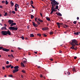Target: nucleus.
<instances>
[{
    "label": "nucleus",
    "instance_id": "nucleus-1",
    "mask_svg": "<svg viewBox=\"0 0 80 80\" xmlns=\"http://www.w3.org/2000/svg\"><path fill=\"white\" fill-rule=\"evenodd\" d=\"M16 23L12 22V23L10 25V26L9 28V29H10V30H18V27H12L14 25H16Z\"/></svg>",
    "mask_w": 80,
    "mask_h": 80
},
{
    "label": "nucleus",
    "instance_id": "nucleus-2",
    "mask_svg": "<svg viewBox=\"0 0 80 80\" xmlns=\"http://www.w3.org/2000/svg\"><path fill=\"white\" fill-rule=\"evenodd\" d=\"M71 42V44L72 46H78V41L77 40L74 39L72 40Z\"/></svg>",
    "mask_w": 80,
    "mask_h": 80
},
{
    "label": "nucleus",
    "instance_id": "nucleus-3",
    "mask_svg": "<svg viewBox=\"0 0 80 80\" xmlns=\"http://www.w3.org/2000/svg\"><path fill=\"white\" fill-rule=\"evenodd\" d=\"M56 3L57 4H55L52 2H51V4L52 5V8H51V10L54 9V6H55L56 5H58L59 4V3H58V2H57Z\"/></svg>",
    "mask_w": 80,
    "mask_h": 80
},
{
    "label": "nucleus",
    "instance_id": "nucleus-4",
    "mask_svg": "<svg viewBox=\"0 0 80 80\" xmlns=\"http://www.w3.org/2000/svg\"><path fill=\"white\" fill-rule=\"evenodd\" d=\"M1 33L2 35H7V31H2Z\"/></svg>",
    "mask_w": 80,
    "mask_h": 80
},
{
    "label": "nucleus",
    "instance_id": "nucleus-5",
    "mask_svg": "<svg viewBox=\"0 0 80 80\" xmlns=\"http://www.w3.org/2000/svg\"><path fill=\"white\" fill-rule=\"evenodd\" d=\"M8 22L9 23V25H11L12 23L14 22L12 20L10 19L8 21Z\"/></svg>",
    "mask_w": 80,
    "mask_h": 80
},
{
    "label": "nucleus",
    "instance_id": "nucleus-6",
    "mask_svg": "<svg viewBox=\"0 0 80 80\" xmlns=\"http://www.w3.org/2000/svg\"><path fill=\"white\" fill-rule=\"evenodd\" d=\"M42 30L44 31H46L48 30V28L47 27H45L43 28L42 29Z\"/></svg>",
    "mask_w": 80,
    "mask_h": 80
},
{
    "label": "nucleus",
    "instance_id": "nucleus-7",
    "mask_svg": "<svg viewBox=\"0 0 80 80\" xmlns=\"http://www.w3.org/2000/svg\"><path fill=\"white\" fill-rule=\"evenodd\" d=\"M32 25H33L34 27H38V24H36L35 23V22H32Z\"/></svg>",
    "mask_w": 80,
    "mask_h": 80
},
{
    "label": "nucleus",
    "instance_id": "nucleus-8",
    "mask_svg": "<svg viewBox=\"0 0 80 80\" xmlns=\"http://www.w3.org/2000/svg\"><path fill=\"white\" fill-rule=\"evenodd\" d=\"M7 34H8L9 35H11V32H10V31L9 30H8V31H6V35H7Z\"/></svg>",
    "mask_w": 80,
    "mask_h": 80
},
{
    "label": "nucleus",
    "instance_id": "nucleus-9",
    "mask_svg": "<svg viewBox=\"0 0 80 80\" xmlns=\"http://www.w3.org/2000/svg\"><path fill=\"white\" fill-rule=\"evenodd\" d=\"M19 69H15L14 70H13L12 71V72L13 73H16V72H17L18 71H19Z\"/></svg>",
    "mask_w": 80,
    "mask_h": 80
},
{
    "label": "nucleus",
    "instance_id": "nucleus-10",
    "mask_svg": "<svg viewBox=\"0 0 80 80\" xmlns=\"http://www.w3.org/2000/svg\"><path fill=\"white\" fill-rule=\"evenodd\" d=\"M50 0L52 2H53L55 4H57V2H58L56 1L55 0Z\"/></svg>",
    "mask_w": 80,
    "mask_h": 80
},
{
    "label": "nucleus",
    "instance_id": "nucleus-11",
    "mask_svg": "<svg viewBox=\"0 0 80 80\" xmlns=\"http://www.w3.org/2000/svg\"><path fill=\"white\" fill-rule=\"evenodd\" d=\"M2 51H5L6 52H8L9 51V49H6L5 48H3L2 49Z\"/></svg>",
    "mask_w": 80,
    "mask_h": 80
},
{
    "label": "nucleus",
    "instance_id": "nucleus-12",
    "mask_svg": "<svg viewBox=\"0 0 80 80\" xmlns=\"http://www.w3.org/2000/svg\"><path fill=\"white\" fill-rule=\"evenodd\" d=\"M65 74H67V75L68 76V75H69L71 74V73L70 72H65Z\"/></svg>",
    "mask_w": 80,
    "mask_h": 80
},
{
    "label": "nucleus",
    "instance_id": "nucleus-13",
    "mask_svg": "<svg viewBox=\"0 0 80 80\" xmlns=\"http://www.w3.org/2000/svg\"><path fill=\"white\" fill-rule=\"evenodd\" d=\"M55 9H51V12L50 14H52L54 12H55Z\"/></svg>",
    "mask_w": 80,
    "mask_h": 80
},
{
    "label": "nucleus",
    "instance_id": "nucleus-14",
    "mask_svg": "<svg viewBox=\"0 0 80 80\" xmlns=\"http://www.w3.org/2000/svg\"><path fill=\"white\" fill-rule=\"evenodd\" d=\"M1 30H7V28L6 27H2L1 28Z\"/></svg>",
    "mask_w": 80,
    "mask_h": 80
},
{
    "label": "nucleus",
    "instance_id": "nucleus-15",
    "mask_svg": "<svg viewBox=\"0 0 80 80\" xmlns=\"http://www.w3.org/2000/svg\"><path fill=\"white\" fill-rule=\"evenodd\" d=\"M21 66L23 68L25 67V65L23 63V62H21Z\"/></svg>",
    "mask_w": 80,
    "mask_h": 80
},
{
    "label": "nucleus",
    "instance_id": "nucleus-16",
    "mask_svg": "<svg viewBox=\"0 0 80 80\" xmlns=\"http://www.w3.org/2000/svg\"><path fill=\"white\" fill-rule=\"evenodd\" d=\"M56 14L57 15H58L60 16H62V15L60 13V12H59L58 13H56Z\"/></svg>",
    "mask_w": 80,
    "mask_h": 80
},
{
    "label": "nucleus",
    "instance_id": "nucleus-17",
    "mask_svg": "<svg viewBox=\"0 0 80 80\" xmlns=\"http://www.w3.org/2000/svg\"><path fill=\"white\" fill-rule=\"evenodd\" d=\"M56 24L58 26V28H60V25H59V22H57Z\"/></svg>",
    "mask_w": 80,
    "mask_h": 80
},
{
    "label": "nucleus",
    "instance_id": "nucleus-18",
    "mask_svg": "<svg viewBox=\"0 0 80 80\" xmlns=\"http://www.w3.org/2000/svg\"><path fill=\"white\" fill-rule=\"evenodd\" d=\"M34 35L33 34H30V37L32 38L34 37Z\"/></svg>",
    "mask_w": 80,
    "mask_h": 80
},
{
    "label": "nucleus",
    "instance_id": "nucleus-19",
    "mask_svg": "<svg viewBox=\"0 0 80 80\" xmlns=\"http://www.w3.org/2000/svg\"><path fill=\"white\" fill-rule=\"evenodd\" d=\"M11 66H12V65H11H11H8V66H6V68H9L11 67Z\"/></svg>",
    "mask_w": 80,
    "mask_h": 80
},
{
    "label": "nucleus",
    "instance_id": "nucleus-20",
    "mask_svg": "<svg viewBox=\"0 0 80 80\" xmlns=\"http://www.w3.org/2000/svg\"><path fill=\"white\" fill-rule=\"evenodd\" d=\"M38 20L39 21H40V22H43V21H42V20L40 19V18H38Z\"/></svg>",
    "mask_w": 80,
    "mask_h": 80
},
{
    "label": "nucleus",
    "instance_id": "nucleus-21",
    "mask_svg": "<svg viewBox=\"0 0 80 80\" xmlns=\"http://www.w3.org/2000/svg\"><path fill=\"white\" fill-rule=\"evenodd\" d=\"M46 19L48 21H51V19L50 18H48V17H46Z\"/></svg>",
    "mask_w": 80,
    "mask_h": 80
},
{
    "label": "nucleus",
    "instance_id": "nucleus-22",
    "mask_svg": "<svg viewBox=\"0 0 80 80\" xmlns=\"http://www.w3.org/2000/svg\"><path fill=\"white\" fill-rule=\"evenodd\" d=\"M14 69H18V68H19V67L18 66H15L14 67Z\"/></svg>",
    "mask_w": 80,
    "mask_h": 80
},
{
    "label": "nucleus",
    "instance_id": "nucleus-23",
    "mask_svg": "<svg viewBox=\"0 0 80 80\" xmlns=\"http://www.w3.org/2000/svg\"><path fill=\"white\" fill-rule=\"evenodd\" d=\"M74 35H79L78 32H74Z\"/></svg>",
    "mask_w": 80,
    "mask_h": 80
},
{
    "label": "nucleus",
    "instance_id": "nucleus-24",
    "mask_svg": "<svg viewBox=\"0 0 80 80\" xmlns=\"http://www.w3.org/2000/svg\"><path fill=\"white\" fill-rule=\"evenodd\" d=\"M72 70L74 72H76L77 71H76V70L75 69V68H73L72 69Z\"/></svg>",
    "mask_w": 80,
    "mask_h": 80
},
{
    "label": "nucleus",
    "instance_id": "nucleus-25",
    "mask_svg": "<svg viewBox=\"0 0 80 80\" xmlns=\"http://www.w3.org/2000/svg\"><path fill=\"white\" fill-rule=\"evenodd\" d=\"M11 4L12 7H13V6L14 5V3L13 2H12V1L11 2Z\"/></svg>",
    "mask_w": 80,
    "mask_h": 80
},
{
    "label": "nucleus",
    "instance_id": "nucleus-26",
    "mask_svg": "<svg viewBox=\"0 0 80 80\" xmlns=\"http://www.w3.org/2000/svg\"><path fill=\"white\" fill-rule=\"evenodd\" d=\"M74 46H72V47H70V48L71 49H73V50H74Z\"/></svg>",
    "mask_w": 80,
    "mask_h": 80
},
{
    "label": "nucleus",
    "instance_id": "nucleus-27",
    "mask_svg": "<svg viewBox=\"0 0 80 80\" xmlns=\"http://www.w3.org/2000/svg\"><path fill=\"white\" fill-rule=\"evenodd\" d=\"M18 7V4H16L15 5V8H17Z\"/></svg>",
    "mask_w": 80,
    "mask_h": 80
},
{
    "label": "nucleus",
    "instance_id": "nucleus-28",
    "mask_svg": "<svg viewBox=\"0 0 80 80\" xmlns=\"http://www.w3.org/2000/svg\"><path fill=\"white\" fill-rule=\"evenodd\" d=\"M8 77L10 78H13V75H8Z\"/></svg>",
    "mask_w": 80,
    "mask_h": 80
},
{
    "label": "nucleus",
    "instance_id": "nucleus-29",
    "mask_svg": "<svg viewBox=\"0 0 80 80\" xmlns=\"http://www.w3.org/2000/svg\"><path fill=\"white\" fill-rule=\"evenodd\" d=\"M34 18V16L33 15H31V19H32V18Z\"/></svg>",
    "mask_w": 80,
    "mask_h": 80
},
{
    "label": "nucleus",
    "instance_id": "nucleus-30",
    "mask_svg": "<svg viewBox=\"0 0 80 80\" xmlns=\"http://www.w3.org/2000/svg\"><path fill=\"white\" fill-rule=\"evenodd\" d=\"M21 38L22 39V40H24L25 38H24V37H23V36H22V37H21Z\"/></svg>",
    "mask_w": 80,
    "mask_h": 80
},
{
    "label": "nucleus",
    "instance_id": "nucleus-31",
    "mask_svg": "<svg viewBox=\"0 0 80 80\" xmlns=\"http://www.w3.org/2000/svg\"><path fill=\"white\" fill-rule=\"evenodd\" d=\"M59 25L60 26V25H64V24H63V23H59Z\"/></svg>",
    "mask_w": 80,
    "mask_h": 80
},
{
    "label": "nucleus",
    "instance_id": "nucleus-32",
    "mask_svg": "<svg viewBox=\"0 0 80 80\" xmlns=\"http://www.w3.org/2000/svg\"><path fill=\"white\" fill-rule=\"evenodd\" d=\"M42 35L44 36V37H46L47 36V35L45 34H42Z\"/></svg>",
    "mask_w": 80,
    "mask_h": 80
},
{
    "label": "nucleus",
    "instance_id": "nucleus-33",
    "mask_svg": "<svg viewBox=\"0 0 80 80\" xmlns=\"http://www.w3.org/2000/svg\"><path fill=\"white\" fill-rule=\"evenodd\" d=\"M57 6H56V9H58V5H56Z\"/></svg>",
    "mask_w": 80,
    "mask_h": 80
},
{
    "label": "nucleus",
    "instance_id": "nucleus-34",
    "mask_svg": "<svg viewBox=\"0 0 80 80\" xmlns=\"http://www.w3.org/2000/svg\"><path fill=\"white\" fill-rule=\"evenodd\" d=\"M8 4V2L7 0H6V5H7Z\"/></svg>",
    "mask_w": 80,
    "mask_h": 80
},
{
    "label": "nucleus",
    "instance_id": "nucleus-35",
    "mask_svg": "<svg viewBox=\"0 0 80 80\" xmlns=\"http://www.w3.org/2000/svg\"><path fill=\"white\" fill-rule=\"evenodd\" d=\"M53 34V32H50V35H52Z\"/></svg>",
    "mask_w": 80,
    "mask_h": 80
},
{
    "label": "nucleus",
    "instance_id": "nucleus-36",
    "mask_svg": "<svg viewBox=\"0 0 80 80\" xmlns=\"http://www.w3.org/2000/svg\"><path fill=\"white\" fill-rule=\"evenodd\" d=\"M23 63L24 64H26L27 63V61H23Z\"/></svg>",
    "mask_w": 80,
    "mask_h": 80
},
{
    "label": "nucleus",
    "instance_id": "nucleus-37",
    "mask_svg": "<svg viewBox=\"0 0 80 80\" xmlns=\"http://www.w3.org/2000/svg\"><path fill=\"white\" fill-rule=\"evenodd\" d=\"M22 72L24 73H25L26 72L25 71H24V70H22Z\"/></svg>",
    "mask_w": 80,
    "mask_h": 80
},
{
    "label": "nucleus",
    "instance_id": "nucleus-38",
    "mask_svg": "<svg viewBox=\"0 0 80 80\" xmlns=\"http://www.w3.org/2000/svg\"><path fill=\"white\" fill-rule=\"evenodd\" d=\"M37 35H38V36H40V37L41 36V34H37Z\"/></svg>",
    "mask_w": 80,
    "mask_h": 80
},
{
    "label": "nucleus",
    "instance_id": "nucleus-39",
    "mask_svg": "<svg viewBox=\"0 0 80 80\" xmlns=\"http://www.w3.org/2000/svg\"><path fill=\"white\" fill-rule=\"evenodd\" d=\"M77 21H74L73 22V23H74V24H76L77 23Z\"/></svg>",
    "mask_w": 80,
    "mask_h": 80
},
{
    "label": "nucleus",
    "instance_id": "nucleus-40",
    "mask_svg": "<svg viewBox=\"0 0 80 80\" xmlns=\"http://www.w3.org/2000/svg\"><path fill=\"white\" fill-rule=\"evenodd\" d=\"M12 13L13 14H15L16 13V12L15 11H12Z\"/></svg>",
    "mask_w": 80,
    "mask_h": 80
},
{
    "label": "nucleus",
    "instance_id": "nucleus-41",
    "mask_svg": "<svg viewBox=\"0 0 80 80\" xmlns=\"http://www.w3.org/2000/svg\"><path fill=\"white\" fill-rule=\"evenodd\" d=\"M14 10L15 11H18L17 8H15Z\"/></svg>",
    "mask_w": 80,
    "mask_h": 80
},
{
    "label": "nucleus",
    "instance_id": "nucleus-42",
    "mask_svg": "<svg viewBox=\"0 0 80 80\" xmlns=\"http://www.w3.org/2000/svg\"><path fill=\"white\" fill-rule=\"evenodd\" d=\"M37 23L38 24V25H40V22H39L38 21H37Z\"/></svg>",
    "mask_w": 80,
    "mask_h": 80
},
{
    "label": "nucleus",
    "instance_id": "nucleus-43",
    "mask_svg": "<svg viewBox=\"0 0 80 80\" xmlns=\"http://www.w3.org/2000/svg\"><path fill=\"white\" fill-rule=\"evenodd\" d=\"M31 4H33V1H31Z\"/></svg>",
    "mask_w": 80,
    "mask_h": 80
},
{
    "label": "nucleus",
    "instance_id": "nucleus-44",
    "mask_svg": "<svg viewBox=\"0 0 80 80\" xmlns=\"http://www.w3.org/2000/svg\"><path fill=\"white\" fill-rule=\"evenodd\" d=\"M3 49V47H0V50H2V49Z\"/></svg>",
    "mask_w": 80,
    "mask_h": 80
},
{
    "label": "nucleus",
    "instance_id": "nucleus-45",
    "mask_svg": "<svg viewBox=\"0 0 80 80\" xmlns=\"http://www.w3.org/2000/svg\"><path fill=\"white\" fill-rule=\"evenodd\" d=\"M7 12H6V13H5V14L4 15V16H7Z\"/></svg>",
    "mask_w": 80,
    "mask_h": 80
},
{
    "label": "nucleus",
    "instance_id": "nucleus-46",
    "mask_svg": "<svg viewBox=\"0 0 80 80\" xmlns=\"http://www.w3.org/2000/svg\"><path fill=\"white\" fill-rule=\"evenodd\" d=\"M74 50L75 51L77 50V48H74Z\"/></svg>",
    "mask_w": 80,
    "mask_h": 80
},
{
    "label": "nucleus",
    "instance_id": "nucleus-47",
    "mask_svg": "<svg viewBox=\"0 0 80 80\" xmlns=\"http://www.w3.org/2000/svg\"><path fill=\"white\" fill-rule=\"evenodd\" d=\"M64 28H68V26L67 25H65L64 26Z\"/></svg>",
    "mask_w": 80,
    "mask_h": 80
},
{
    "label": "nucleus",
    "instance_id": "nucleus-48",
    "mask_svg": "<svg viewBox=\"0 0 80 80\" xmlns=\"http://www.w3.org/2000/svg\"><path fill=\"white\" fill-rule=\"evenodd\" d=\"M11 57H12L13 58H14V57L13 55L12 54L11 56H10V57L11 58Z\"/></svg>",
    "mask_w": 80,
    "mask_h": 80
},
{
    "label": "nucleus",
    "instance_id": "nucleus-49",
    "mask_svg": "<svg viewBox=\"0 0 80 80\" xmlns=\"http://www.w3.org/2000/svg\"><path fill=\"white\" fill-rule=\"evenodd\" d=\"M6 63L7 64H9V62L8 61H7L6 62Z\"/></svg>",
    "mask_w": 80,
    "mask_h": 80
},
{
    "label": "nucleus",
    "instance_id": "nucleus-50",
    "mask_svg": "<svg viewBox=\"0 0 80 80\" xmlns=\"http://www.w3.org/2000/svg\"><path fill=\"white\" fill-rule=\"evenodd\" d=\"M77 58V57H76V56H75L74 57V59H76V58Z\"/></svg>",
    "mask_w": 80,
    "mask_h": 80
},
{
    "label": "nucleus",
    "instance_id": "nucleus-51",
    "mask_svg": "<svg viewBox=\"0 0 80 80\" xmlns=\"http://www.w3.org/2000/svg\"><path fill=\"white\" fill-rule=\"evenodd\" d=\"M2 3H5V1H2Z\"/></svg>",
    "mask_w": 80,
    "mask_h": 80
},
{
    "label": "nucleus",
    "instance_id": "nucleus-52",
    "mask_svg": "<svg viewBox=\"0 0 80 80\" xmlns=\"http://www.w3.org/2000/svg\"><path fill=\"white\" fill-rule=\"evenodd\" d=\"M11 69L13 68H14V67H13V66H11Z\"/></svg>",
    "mask_w": 80,
    "mask_h": 80
},
{
    "label": "nucleus",
    "instance_id": "nucleus-53",
    "mask_svg": "<svg viewBox=\"0 0 80 80\" xmlns=\"http://www.w3.org/2000/svg\"><path fill=\"white\" fill-rule=\"evenodd\" d=\"M14 52V51H13V50H11V52Z\"/></svg>",
    "mask_w": 80,
    "mask_h": 80
},
{
    "label": "nucleus",
    "instance_id": "nucleus-54",
    "mask_svg": "<svg viewBox=\"0 0 80 80\" xmlns=\"http://www.w3.org/2000/svg\"><path fill=\"white\" fill-rule=\"evenodd\" d=\"M2 68H3V70H5V67H2Z\"/></svg>",
    "mask_w": 80,
    "mask_h": 80
},
{
    "label": "nucleus",
    "instance_id": "nucleus-55",
    "mask_svg": "<svg viewBox=\"0 0 80 80\" xmlns=\"http://www.w3.org/2000/svg\"><path fill=\"white\" fill-rule=\"evenodd\" d=\"M11 12H12L11 11H10L9 12V13H10V14H11Z\"/></svg>",
    "mask_w": 80,
    "mask_h": 80
},
{
    "label": "nucleus",
    "instance_id": "nucleus-56",
    "mask_svg": "<svg viewBox=\"0 0 80 80\" xmlns=\"http://www.w3.org/2000/svg\"><path fill=\"white\" fill-rule=\"evenodd\" d=\"M40 78H42V74H41L40 76Z\"/></svg>",
    "mask_w": 80,
    "mask_h": 80
},
{
    "label": "nucleus",
    "instance_id": "nucleus-57",
    "mask_svg": "<svg viewBox=\"0 0 80 80\" xmlns=\"http://www.w3.org/2000/svg\"><path fill=\"white\" fill-rule=\"evenodd\" d=\"M77 20H78L79 19V17H77Z\"/></svg>",
    "mask_w": 80,
    "mask_h": 80
},
{
    "label": "nucleus",
    "instance_id": "nucleus-58",
    "mask_svg": "<svg viewBox=\"0 0 80 80\" xmlns=\"http://www.w3.org/2000/svg\"><path fill=\"white\" fill-rule=\"evenodd\" d=\"M0 8H3V7L2 6H0Z\"/></svg>",
    "mask_w": 80,
    "mask_h": 80
},
{
    "label": "nucleus",
    "instance_id": "nucleus-59",
    "mask_svg": "<svg viewBox=\"0 0 80 80\" xmlns=\"http://www.w3.org/2000/svg\"><path fill=\"white\" fill-rule=\"evenodd\" d=\"M59 52L60 53H61L62 52V51H59Z\"/></svg>",
    "mask_w": 80,
    "mask_h": 80
},
{
    "label": "nucleus",
    "instance_id": "nucleus-60",
    "mask_svg": "<svg viewBox=\"0 0 80 80\" xmlns=\"http://www.w3.org/2000/svg\"><path fill=\"white\" fill-rule=\"evenodd\" d=\"M50 60L51 61H53V59H50Z\"/></svg>",
    "mask_w": 80,
    "mask_h": 80
},
{
    "label": "nucleus",
    "instance_id": "nucleus-61",
    "mask_svg": "<svg viewBox=\"0 0 80 80\" xmlns=\"http://www.w3.org/2000/svg\"><path fill=\"white\" fill-rule=\"evenodd\" d=\"M18 48L19 49V50H21V48Z\"/></svg>",
    "mask_w": 80,
    "mask_h": 80
},
{
    "label": "nucleus",
    "instance_id": "nucleus-62",
    "mask_svg": "<svg viewBox=\"0 0 80 80\" xmlns=\"http://www.w3.org/2000/svg\"><path fill=\"white\" fill-rule=\"evenodd\" d=\"M40 15H41V16H42V13H40Z\"/></svg>",
    "mask_w": 80,
    "mask_h": 80
},
{
    "label": "nucleus",
    "instance_id": "nucleus-63",
    "mask_svg": "<svg viewBox=\"0 0 80 80\" xmlns=\"http://www.w3.org/2000/svg\"><path fill=\"white\" fill-rule=\"evenodd\" d=\"M37 18H35V21L37 22Z\"/></svg>",
    "mask_w": 80,
    "mask_h": 80
},
{
    "label": "nucleus",
    "instance_id": "nucleus-64",
    "mask_svg": "<svg viewBox=\"0 0 80 80\" xmlns=\"http://www.w3.org/2000/svg\"><path fill=\"white\" fill-rule=\"evenodd\" d=\"M4 26H5V27H7V25H6V24H4Z\"/></svg>",
    "mask_w": 80,
    "mask_h": 80
}]
</instances>
